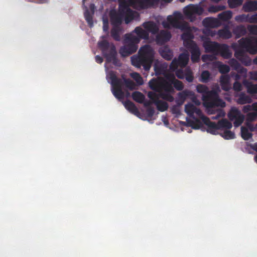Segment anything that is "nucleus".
Here are the masks:
<instances>
[{
  "label": "nucleus",
  "mask_w": 257,
  "mask_h": 257,
  "mask_svg": "<svg viewBox=\"0 0 257 257\" xmlns=\"http://www.w3.org/2000/svg\"><path fill=\"white\" fill-rule=\"evenodd\" d=\"M202 120L204 123L208 127V132L212 134L215 135L218 130H219L218 122L216 123L211 121L210 119L206 117L203 116Z\"/></svg>",
  "instance_id": "a211bd4d"
},
{
  "label": "nucleus",
  "mask_w": 257,
  "mask_h": 257,
  "mask_svg": "<svg viewBox=\"0 0 257 257\" xmlns=\"http://www.w3.org/2000/svg\"><path fill=\"white\" fill-rule=\"evenodd\" d=\"M217 35L220 38L228 39L232 37V33L226 27L218 31Z\"/></svg>",
  "instance_id": "c85d7f7f"
},
{
  "label": "nucleus",
  "mask_w": 257,
  "mask_h": 257,
  "mask_svg": "<svg viewBox=\"0 0 257 257\" xmlns=\"http://www.w3.org/2000/svg\"><path fill=\"white\" fill-rule=\"evenodd\" d=\"M225 7L224 6H211L208 9V11L211 13H215L223 10Z\"/></svg>",
  "instance_id": "a18cd8bd"
},
{
  "label": "nucleus",
  "mask_w": 257,
  "mask_h": 257,
  "mask_svg": "<svg viewBox=\"0 0 257 257\" xmlns=\"http://www.w3.org/2000/svg\"><path fill=\"white\" fill-rule=\"evenodd\" d=\"M95 61L97 63H99V64L102 63L103 62V59L102 57L100 56H99V55H96L95 57Z\"/></svg>",
  "instance_id": "69168bd1"
},
{
  "label": "nucleus",
  "mask_w": 257,
  "mask_h": 257,
  "mask_svg": "<svg viewBox=\"0 0 257 257\" xmlns=\"http://www.w3.org/2000/svg\"><path fill=\"white\" fill-rule=\"evenodd\" d=\"M124 105L126 109H127L129 111L133 113L135 115H138L139 113V111L136 106V105L129 100H126L124 102Z\"/></svg>",
  "instance_id": "cd10ccee"
},
{
  "label": "nucleus",
  "mask_w": 257,
  "mask_h": 257,
  "mask_svg": "<svg viewBox=\"0 0 257 257\" xmlns=\"http://www.w3.org/2000/svg\"><path fill=\"white\" fill-rule=\"evenodd\" d=\"M122 13V11L121 10V5L119 6V9L118 12L115 11H110V22L113 26H120V25H121L123 20V15Z\"/></svg>",
  "instance_id": "f8f14e48"
},
{
  "label": "nucleus",
  "mask_w": 257,
  "mask_h": 257,
  "mask_svg": "<svg viewBox=\"0 0 257 257\" xmlns=\"http://www.w3.org/2000/svg\"><path fill=\"white\" fill-rule=\"evenodd\" d=\"M134 32L137 36L133 34H126L124 35V45L119 50V53L122 57H127L135 53L138 49V44L141 39H148L149 38V33L140 27H137Z\"/></svg>",
  "instance_id": "f03ea898"
},
{
  "label": "nucleus",
  "mask_w": 257,
  "mask_h": 257,
  "mask_svg": "<svg viewBox=\"0 0 257 257\" xmlns=\"http://www.w3.org/2000/svg\"><path fill=\"white\" fill-rule=\"evenodd\" d=\"M196 106L192 103H188L185 106V111L190 117H193L194 115V111Z\"/></svg>",
  "instance_id": "58836bf2"
},
{
  "label": "nucleus",
  "mask_w": 257,
  "mask_h": 257,
  "mask_svg": "<svg viewBox=\"0 0 257 257\" xmlns=\"http://www.w3.org/2000/svg\"><path fill=\"white\" fill-rule=\"evenodd\" d=\"M203 105L209 114H215V108L220 106H225V102L219 97L218 94L214 90L208 91L202 95Z\"/></svg>",
  "instance_id": "0eeeda50"
},
{
  "label": "nucleus",
  "mask_w": 257,
  "mask_h": 257,
  "mask_svg": "<svg viewBox=\"0 0 257 257\" xmlns=\"http://www.w3.org/2000/svg\"><path fill=\"white\" fill-rule=\"evenodd\" d=\"M219 130L230 129L232 126V123L226 118L222 119L218 121Z\"/></svg>",
  "instance_id": "2f4dec72"
},
{
  "label": "nucleus",
  "mask_w": 257,
  "mask_h": 257,
  "mask_svg": "<svg viewBox=\"0 0 257 257\" xmlns=\"http://www.w3.org/2000/svg\"><path fill=\"white\" fill-rule=\"evenodd\" d=\"M154 58V51L152 47L146 45L140 49L138 55L131 57V62L133 66L138 68L142 67L146 71H149L152 66Z\"/></svg>",
  "instance_id": "20e7f679"
},
{
  "label": "nucleus",
  "mask_w": 257,
  "mask_h": 257,
  "mask_svg": "<svg viewBox=\"0 0 257 257\" xmlns=\"http://www.w3.org/2000/svg\"><path fill=\"white\" fill-rule=\"evenodd\" d=\"M232 33L235 36V38L238 39L244 36L247 33L246 29L244 25H240L236 26L232 30Z\"/></svg>",
  "instance_id": "393cba45"
},
{
  "label": "nucleus",
  "mask_w": 257,
  "mask_h": 257,
  "mask_svg": "<svg viewBox=\"0 0 257 257\" xmlns=\"http://www.w3.org/2000/svg\"><path fill=\"white\" fill-rule=\"evenodd\" d=\"M155 104L156 105L157 109L161 112L167 110L169 107V105L167 102L160 99L156 101Z\"/></svg>",
  "instance_id": "72a5a7b5"
},
{
  "label": "nucleus",
  "mask_w": 257,
  "mask_h": 257,
  "mask_svg": "<svg viewBox=\"0 0 257 257\" xmlns=\"http://www.w3.org/2000/svg\"><path fill=\"white\" fill-rule=\"evenodd\" d=\"M175 75L179 78L181 79H183L184 78L185 76V71H183L182 69L176 70Z\"/></svg>",
  "instance_id": "6e6d98bb"
},
{
  "label": "nucleus",
  "mask_w": 257,
  "mask_h": 257,
  "mask_svg": "<svg viewBox=\"0 0 257 257\" xmlns=\"http://www.w3.org/2000/svg\"><path fill=\"white\" fill-rule=\"evenodd\" d=\"M230 77L228 75H222L220 77V84L222 90L227 91L231 86L229 83Z\"/></svg>",
  "instance_id": "5701e85b"
},
{
  "label": "nucleus",
  "mask_w": 257,
  "mask_h": 257,
  "mask_svg": "<svg viewBox=\"0 0 257 257\" xmlns=\"http://www.w3.org/2000/svg\"><path fill=\"white\" fill-rule=\"evenodd\" d=\"M252 104L251 105H246L243 107L242 111L244 113H247L249 111L253 110Z\"/></svg>",
  "instance_id": "680f3d73"
},
{
  "label": "nucleus",
  "mask_w": 257,
  "mask_h": 257,
  "mask_svg": "<svg viewBox=\"0 0 257 257\" xmlns=\"http://www.w3.org/2000/svg\"><path fill=\"white\" fill-rule=\"evenodd\" d=\"M202 24L205 28H214L220 25V22L217 19L211 17L205 18L203 20Z\"/></svg>",
  "instance_id": "aec40b11"
},
{
  "label": "nucleus",
  "mask_w": 257,
  "mask_h": 257,
  "mask_svg": "<svg viewBox=\"0 0 257 257\" xmlns=\"http://www.w3.org/2000/svg\"><path fill=\"white\" fill-rule=\"evenodd\" d=\"M122 30L121 28L119 26H113L111 30V36L116 41L120 40V33Z\"/></svg>",
  "instance_id": "bb28decb"
},
{
  "label": "nucleus",
  "mask_w": 257,
  "mask_h": 257,
  "mask_svg": "<svg viewBox=\"0 0 257 257\" xmlns=\"http://www.w3.org/2000/svg\"><path fill=\"white\" fill-rule=\"evenodd\" d=\"M121 10L122 11L123 19L126 24H128L134 17V11L131 10L128 6L125 4H121Z\"/></svg>",
  "instance_id": "f3484780"
},
{
  "label": "nucleus",
  "mask_w": 257,
  "mask_h": 257,
  "mask_svg": "<svg viewBox=\"0 0 257 257\" xmlns=\"http://www.w3.org/2000/svg\"><path fill=\"white\" fill-rule=\"evenodd\" d=\"M191 53V61L195 63L198 62L200 60V51L196 44L186 47Z\"/></svg>",
  "instance_id": "6ab92c4d"
},
{
  "label": "nucleus",
  "mask_w": 257,
  "mask_h": 257,
  "mask_svg": "<svg viewBox=\"0 0 257 257\" xmlns=\"http://www.w3.org/2000/svg\"><path fill=\"white\" fill-rule=\"evenodd\" d=\"M161 0H127L130 6L141 11L157 6Z\"/></svg>",
  "instance_id": "6e6552de"
},
{
  "label": "nucleus",
  "mask_w": 257,
  "mask_h": 257,
  "mask_svg": "<svg viewBox=\"0 0 257 257\" xmlns=\"http://www.w3.org/2000/svg\"><path fill=\"white\" fill-rule=\"evenodd\" d=\"M172 37L171 34L167 30H161L156 37V41L158 44L163 45L170 41Z\"/></svg>",
  "instance_id": "dca6fc26"
},
{
  "label": "nucleus",
  "mask_w": 257,
  "mask_h": 257,
  "mask_svg": "<svg viewBox=\"0 0 257 257\" xmlns=\"http://www.w3.org/2000/svg\"><path fill=\"white\" fill-rule=\"evenodd\" d=\"M243 10L245 12L257 11V1L246 2L243 6Z\"/></svg>",
  "instance_id": "a878e982"
},
{
  "label": "nucleus",
  "mask_w": 257,
  "mask_h": 257,
  "mask_svg": "<svg viewBox=\"0 0 257 257\" xmlns=\"http://www.w3.org/2000/svg\"><path fill=\"white\" fill-rule=\"evenodd\" d=\"M220 54L222 57L225 59H229L232 56V53L226 44H220L217 51V54Z\"/></svg>",
  "instance_id": "412c9836"
},
{
  "label": "nucleus",
  "mask_w": 257,
  "mask_h": 257,
  "mask_svg": "<svg viewBox=\"0 0 257 257\" xmlns=\"http://www.w3.org/2000/svg\"><path fill=\"white\" fill-rule=\"evenodd\" d=\"M247 92L251 94H257V84H249L247 87Z\"/></svg>",
  "instance_id": "3c124183"
},
{
  "label": "nucleus",
  "mask_w": 257,
  "mask_h": 257,
  "mask_svg": "<svg viewBox=\"0 0 257 257\" xmlns=\"http://www.w3.org/2000/svg\"><path fill=\"white\" fill-rule=\"evenodd\" d=\"M196 90L198 93L206 94L209 91L208 88L204 85L199 84L196 86Z\"/></svg>",
  "instance_id": "de8ad7c7"
},
{
  "label": "nucleus",
  "mask_w": 257,
  "mask_h": 257,
  "mask_svg": "<svg viewBox=\"0 0 257 257\" xmlns=\"http://www.w3.org/2000/svg\"><path fill=\"white\" fill-rule=\"evenodd\" d=\"M250 16L248 14H241L236 16L235 18V20L237 22H248L250 23Z\"/></svg>",
  "instance_id": "ea45409f"
},
{
  "label": "nucleus",
  "mask_w": 257,
  "mask_h": 257,
  "mask_svg": "<svg viewBox=\"0 0 257 257\" xmlns=\"http://www.w3.org/2000/svg\"><path fill=\"white\" fill-rule=\"evenodd\" d=\"M154 70L155 71V73L157 75L161 74L164 71V69L162 67V66L158 65L156 63L154 65Z\"/></svg>",
  "instance_id": "5fc2aeb1"
},
{
  "label": "nucleus",
  "mask_w": 257,
  "mask_h": 257,
  "mask_svg": "<svg viewBox=\"0 0 257 257\" xmlns=\"http://www.w3.org/2000/svg\"><path fill=\"white\" fill-rule=\"evenodd\" d=\"M251 98L248 95H246L244 93H241L238 96L237 102L239 104H244L251 103Z\"/></svg>",
  "instance_id": "7c9ffc66"
},
{
  "label": "nucleus",
  "mask_w": 257,
  "mask_h": 257,
  "mask_svg": "<svg viewBox=\"0 0 257 257\" xmlns=\"http://www.w3.org/2000/svg\"><path fill=\"white\" fill-rule=\"evenodd\" d=\"M146 114L149 117H152L155 114V109L152 107L147 108Z\"/></svg>",
  "instance_id": "bf43d9fd"
},
{
  "label": "nucleus",
  "mask_w": 257,
  "mask_h": 257,
  "mask_svg": "<svg viewBox=\"0 0 257 257\" xmlns=\"http://www.w3.org/2000/svg\"><path fill=\"white\" fill-rule=\"evenodd\" d=\"M132 96L135 101L140 103H143L145 99V95L142 93L137 91L134 92Z\"/></svg>",
  "instance_id": "473e14b6"
},
{
  "label": "nucleus",
  "mask_w": 257,
  "mask_h": 257,
  "mask_svg": "<svg viewBox=\"0 0 257 257\" xmlns=\"http://www.w3.org/2000/svg\"><path fill=\"white\" fill-rule=\"evenodd\" d=\"M159 52L161 56L167 60H171L173 58V52L168 46L161 47Z\"/></svg>",
  "instance_id": "4be33fe9"
},
{
  "label": "nucleus",
  "mask_w": 257,
  "mask_h": 257,
  "mask_svg": "<svg viewBox=\"0 0 257 257\" xmlns=\"http://www.w3.org/2000/svg\"><path fill=\"white\" fill-rule=\"evenodd\" d=\"M98 47L107 62L112 63L115 66H121V61L117 58L116 47L112 43L103 40L98 42Z\"/></svg>",
  "instance_id": "423d86ee"
},
{
  "label": "nucleus",
  "mask_w": 257,
  "mask_h": 257,
  "mask_svg": "<svg viewBox=\"0 0 257 257\" xmlns=\"http://www.w3.org/2000/svg\"><path fill=\"white\" fill-rule=\"evenodd\" d=\"M241 137L243 140L247 141L252 137V134L250 133L248 129L244 126L241 127Z\"/></svg>",
  "instance_id": "4c0bfd02"
},
{
  "label": "nucleus",
  "mask_w": 257,
  "mask_h": 257,
  "mask_svg": "<svg viewBox=\"0 0 257 257\" xmlns=\"http://www.w3.org/2000/svg\"><path fill=\"white\" fill-rule=\"evenodd\" d=\"M210 77V74L208 71H203L201 75V81L202 82L206 83L209 81Z\"/></svg>",
  "instance_id": "49530a36"
},
{
  "label": "nucleus",
  "mask_w": 257,
  "mask_h": 257,
  "mask_svg": "<svg viewBox=\"0 0 257 257\" xmlns=\"http://www.w3.org/2000/svg\"><path fill=\"white\" fill-rule=\"evenodd\" d=\"M238 46L236 44L232 45L234 56L245 66L250 65L251 59L245 55V52L251 55L257 54V37L242 38L238 41Z\"/></svg>",
  "instance_id": "f257e3e1"
},
{
  "label": "nucleus",
  "mask_w": 257,
  "mask_h": 257,
  "mask_svg": "<svg viewBox=\"0 0 257 257\" xmlns=\"http://www.w3.org/2000/svg\"><path fill=\"white\" fill-rule=\"evenodd\" d=\"M203 12L204 9L203 8L193 4L188 5L183 10V13L186 18L192 22L196 20V15L200 16Z\"/></svg>",
  "instance_id": "1a4fd4ad"
},
{
  "label": "nucleus",
  "mask_w": 257,
  "mask_h": 257,
  "mask_svg": "<svg viewBox=\"0 0 257 257\" xmlns=\"http://www.w3.org/2000/svg\"><path fill=\"white\" fill-rule=\"evenodd\" d=\"M219 72L221 74H226L230 71V67L226 64L220 63L218 66Z\"/></svg>",
  "instance_id": "c03bdc74"
},
{
  "label": "nucleus",
  "mask_w": 257,
  "mask_h": 257,
  "mask_svg": "<svg viewBox=\"0 0 257 257\" xmlns=\"http://www.w3.org/2000/svg\"><path fill=\"white\" fill-rule=\"evenodd\" d=\"M184 78L188 82H192L194 80V76L192 71L189 68L185 70Z\"/></svg>",
  "instance_id": "79ce46f5"
},
{
  "label": "nucleus",
  "mask_w": 257,
  "mask_h": 257,
  "mask_svg": "<svg viewBox=\"0 0 257 257\" xmlns=\"http://www.w3.org/2000/svg\"><path fill=\"white\" fill-rule=\"evenodd\" d=\"M109 28V23L107 19H103V30L105 32H108Z\"/></svg>",
  "instance_id": "13d9d810"
},
{
  "label": "nucleus",
  "mask_w": 257,
  "mask_h": 257,
  "mask_svg": "<svg viewBox=\"0 0 257 257\" xmlns=\"http://www.w3.org/2000/svg\"><path fill=\"white\" fill-rule=\"evenodd\" d=\"M229 7L231 9L237 8L241 6L243 3L242 0H228Z\"/></svg>",
  "instance_id": "37998d69"
},
{
  "label": "nucleus",
  "mask_w": 257,
  "mask_h": 257,
  "mask_svg": "<svg viewBox=\"0 0 257 257\" xmlns=\"http://www.w3.org/2000/svg\"><path fill=\"white\" fill-rule=\"evenodd\" d=\"M196 113L198 116L200 117L201 118L204 116H203L202 112L201 110L196 107L195 110L194 111V114Z\"/></svg>",
  "instance_id": "0e129e2a"
},
{
  "label": "nucleus",
  "mask_w": 257,
  "mask_h": 257,
  "mask_svg": "<svg viewBox=\"0 0 257 257\" xmlns=\"http://www.w3.org/2000/svg\"><path fill=\"white\" fill-rule=\"evenodd\" d=\"M222 137L226 140L233 139L235 138V134L230 131L226 130L224 131Z\"/></svg>",
  "instance_id": "09e8293b"
},
{
  "label": "nucleus",
  "mask_w": 257,
  "mask_h": 257,
  "mask_svg": "<svg viewBox=\"0 0 257 257\" xmlns=\"http://www.w3.org/2000/svg\"><path fill=\"white\" fill-rule=\"evenodd\" d=\"M189 55L188 53H183L179 55L178 59L174 58L170 65V70L175 71L178 66L181 68L185 67L188 64Z\"/></svg>",
  "instance_id": "9d476101"
},
{
  "label": "nucleus",
  "mask_w": 257,
  "mask_h": 257,
  "mask_svg": "<svg viewBox=\"0 0 257 257\" xmlns=\"http://www.w3.org/2000/svg\"><path fill=\"white\" fill-rule=\"evenodd\" d=\"M232 16V13L230 11H224L218 14V18L222 21H227L229 20Z\"/></svg>",
  "instance_id": "f704fd0d"
},
{
  "label": "nucleus",
  "mask_w": 257,
  "mask_h": 257,
  "mask_svg": "<svg viewBox=\"0 0 257 257\" xmlns=\"http://www.w3.org/2000/svg\"><path fill=\"white\" fill-rule=\"evenodd\" d=\"M167 21L173 28L179 29L181 30H187L189 28V25L187 22L179 21L176 19H174L171 16L168 17Z\"/></svg>",
  "instance_id": "2eb2a0df"
},
{
  "label": "nucleus",
  "mask_w": 257,
  "mask_h": 257,
  "mask_svg": "<svg viewBox=\"0 0 257 257\" xmlns=\"http://www.w3.org/2000/svg\"><path fill=\"white\" fill-rule=\"evenodd\" d=\"M193 95V92L188 90H185L178 93L179 98L182 101H184L187 97L191 96Z\"/></svg>",
  "instance_id": "e433bc0d"
},
{
  "label": "nucleus",
  "mask_w": 257,
  "mask_h": 257,
  "mask_svg": "<svg viewBox=\"0 0 257 257\" xmlns=\"http://www.w3.org/2000/svg\"><path fill=\"white\" fill-rule=\"evenodd\" d=\"M143 27L145 28L146 31L148 32H151L153 34H156L158 33L159 28L157 24L154 22L149 21L145 22L143 25Z\"/></svg>",
  "instance_id": "b1692460"
},
{
  "label": "nucleus",
  "mask_w": 257,
  "mask_h": 257,
  "mask_svg": "<svg viewBox=\"0 0 257 257\" xmlns=\"http://www.w3.org/2000/svg\"><path fill=\"white\" fill-rule=\"evenodd\" d=\"M148 97L152 101L153 103L154 104L160 98H161L160 92H158V93H157L153 91H150L148 92Z\"/></svg>",
  "instance_id": "a19ab883"
},
{
  "label": "nucleus",
  "mask_w": 257,
  "mask_h": 257,
  "mask_svg": "<svg viewBox=\"0 0 257 257\" xmlns=\"http://www.w3.org/2000/svg\"><path fill=\"white\" fill-rule=\"evenodd\" d=\"M246 120L250 122L257 120V112L254 111L248 112L246 115Z\"/></svg>",
  "instance_id": "8fccbe9b"
},
{
  "label": "nucleus",
  "mask_w": 257,
  "mask_h": 257,
  "mask_svg": "<svg viewBox=\"0 0 257 257\" xmlns=\"http://www.w3.org/2000/svg\"><path fill=\"white\" fill-rule=\"evenodd\" d=\"M151 89L156 92H160L161 98L169 102H173L174 98L173 96L175 89L172 86L171 74L166 76V79H152L149 82Z\"/></svg>",
  "instance_id": "7ed1b4c3"
},
{
  "label": "nucleus",
  "mask_w": 257,
  "mask_h": 257,
  "mask_svg": "<svg viewBox=\"0 0 257 257\" xmlns=\"http://www.w3.org/2000/svg\"><path fill=\"white\" fill-rule=\"evenodd\" d=\"M217 112V114L215 116H213L212 117V119H218L219 117H220L221 115V111H218L216 109V108H215V113Z\"/></svg>",
  "instance_id": "338daca9"
},
{
  "label": "nucleus",
  "mask_w": 257,
  "mask_h": 257,
  "mask_svg": "<svg viewBox=\"0 0 257 257\" xmlns=\"http://www.w3.org/2000/svg\"><path fill=\"white\" fill-rule=\"evenodd\" d=\"M132 77L139 84L143 83V79L141 75L138 73H133L132 74Z\"/></svg>",
  "instance_id": "864d4df0"
},
{
  "label": "nucleus",
  "mask_w": 257,
  "mask_h": 257,
  "mask_svg": "<svg viewBox=\"0 0 257 257\" xmlns=\"http://www.w3.org/2000/svg\"><path fill=\"white\" fill-rule=\"evenodd\" d=\"M233 89L234 91H240L242 89L241 84L237 81H235L233 85Z\"/></svg>",
  "instance_id": "4d7b16f0"
},
{
  "label": "nucleus",
  "mask_w": 257,
  "mask_h": 257,
  "mask_svg": "<svg viewBox=\"0 0 257 257\" xmlns=\"http://www.w3.org/2000/svg\"><path fill=\"white\" fill-rule=\"evenodd\" d=\"M172 86L174 88L178 91H181L183 89L184 85L182 81L176 79L174 74H171Z\"/></svg>",
  "instance_id": "c756f323"
},
{
  "label": "nucleus",
  "mask_w": 257,
  "mask_h": 257,
  "mask_svg": "<svg viewBox=\"0 0 257 257\" xmlns=\"http://www.w3.org/2000/svg\"><path fill=\"white\" fill-rule=\"evenodd\" d=\"M93 15L92 13H90L88 9H86L84 13V16L85 20L88 23V26L91 28L93 26Z\"/></svg>",
  "instance_id": "c9c22d12"
},
{
  "label": "nucleus",
  "mask_w": 257,
  "mask_h": 257,
  "mask_svg": "<svg viewBox=\"0 0 257 257\" xmlns=\"http://www.w3.org/2000/svg\"><path fill=\"white\" fill-rule=\"evenodd\" d=\"M228 117L233 122L234 126L238 127L243 122L244 116L241 112L236 107H232L228 113Z\"/></svg>",
  "instance_id": "9b49d317"
},
{
  "label": "nucleus",
  "mask_w": 257,
  "mask_h": 257,
  "mask_svg": "<svg viewBox=\"0 0 257 257\" xmlns=\"http://www.w3.org/2000/svg\"><path fill=\"white\" fill-rule=\"evenodd\" d=\"M220 46V44L216 42L209 40H205L203 43V47L206 53H212L217 54V51Z\"/></svg>",
  "instance_id": "4468645a"
},
{
  "label": "nucleus",
  "mask_w": 257,
  "mask_h": 257,
  "mask_svg": "<svg viewBox=\"0 0 257 257\" xmlns=\"http://www.w3.org/2000/svg\"><path fill=\"white\" fill-rule=\"evenodd\" d=\"M249 20L250 23L257 24V13L250 16Z\"/></svg>",
  "instance_id": "e2e57ef3"
},
{
  "label": "nucleus",
  "mask_w": 257,
  "mask_h": 257,
  "mask_svg": "<svg viewBox=\"0 0 257 257\" xmlns=\"http://www.w3.org/2000/svg\"><path fill=\"white\" fill-rule=\"evenodd\" d=\"M173 18L174 19H176V20H178L179 21L183 20V16L182 14L179 12H175L174 13V17H173Z\"/></svg>",
  "instance_id": "052dcab7"
},
{
  "label": "nucleus",
  "mask_w": 257,
  "mask_h": 257,
  "mask_svg": "<svg viewBox=\"0 0 257 257\" xmlns=\"http://www.w3.org/2000/svg\"><path fill=\"white\" fill-rule=\"evenodd\" d=\"M143 103L145 107L148 108L149 107H151V105L152 104V103H153V102L152 100H147L146 101H144Z\"/></svg>",
  "instance_id": "774afa93"
},
{
  "label": "nucleus",
  "mask_w": 257,
  "mask_h": 257,
  "mask_svg": "<svg viewBox=\"0 0 257 257\" xmlns=\"http://www.w3.org/2000/svg\"><path fill=\"white\" fill-rule=\"evenodd\" d=\"M247 28L250 34L257 35V25H248Z\"/></svg>",
  "instance_id": "603ef678"
},
{
  "label": "nucleus",
  "mask_w": 257,
  "mask_h": 257,
  "mask_svg": "<svg viewBox=\"0 0 257 257\" xmlns=\"http://www.w3.org/2000/svg\"><path fill=\"white\" fill-rule=\"evenodd\" d=\"M109 78L111 80V92L114 97L118 99H122L124 97V92L122 90L123 84L131 90L135 89L136 84L133 80L123 77L122 79L118 78L116 73L113 71L109 72Z\"/></svg>",
  "instance_id": "39448f33"
},
{
  "label": "nucleus",
  "mask_w": 257,
  "mask_h": 257,
  "mask_svg": "<svg viewBox=\"0 0 257 257\" xmlns=\"http://www.w3.org/2000/svg\"><path fill=\"white\" fill-rule=\"evenodd\" d=\"M185 31L181 35V38L183 41L184 46L186 48L190 46L196 44L193 39L194 38L193 34L192 33L190 27L189 29L182 30Z\"/></svg>",
  "instance_id": "ddd939ff"
}]
</instances>
